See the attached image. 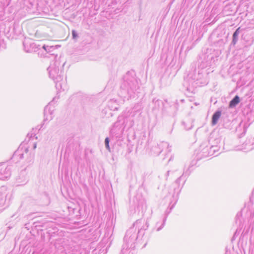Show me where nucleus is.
<instances>
[{"label":"nucleus","mask_w":254,"mask_h":254,"mask_svg":"<svg viewBox=\"0 0 254 254\" xmlns=\"http://www.w3.org/2000/svg\"><path fill=\"white\" fill-rule=\"evenodd\" d=\"M107 107L110 111L118 110L119 105L118 104L116 100L111 99L108 101Z\"/></svg>","instance_id":"nucleus-25"},{"label":"nucleus","mask_w":254,"mask_h":254,"mask_svg":"<svg viewBox=\"0 0 254 254\" xmlns=\"http://www.w3.org/2000/svg\"><path fill=\"white\" fill-rule=\"evenodd\" d=\"M55 87L57 90L60 91H64L68 89V87L65 80L63 77L60 81H55Z\"/></svg>","instance_id":"nucleus-21"},{"label":"nucleus","mask_w":254,"mask_h":254,"mask_svg":"<svg viewBox=\"0 0 254 254\" xmlns=\"http://www.w3.org/2000/svg\"><path fill=\"white\" fill-rule=\"evenodd\" d=\"M239 233L240 232H238V230L237 229L234 234V236L232 239V241H233L235 239V238L238 236Z\"/></svg>","instance_id":"nucleus-41"},{"label":"nucleus","mask_w":254,"mask_h":254,"mask_svg":"<svg viewBox=\"0 0 254 254\" xmlns=\"http://www.w3.org/2000/svg\"><path fill=\"white\" fill-rule=\"evenodd\" d=\"M225 41L222 39L218 40L217 42H214V44L210 45L207 47L208 52H211L214 54L216 53V51H220V55L221 54V51L224 49V44Z\"/></svg>","instance_id":"nucleus-18"},{"label":"nucleus","mask_w":254,"mask_h":254,"mask_svg":"<svg viewBox=\"0 0 254 254\" xmlns=\"http://www.w3.org/2000/svg\"><path fill=\"white\" fill-rule=\"evenodd\" d=\"M169 172H170V171H168L167 172V173H166V176H169Z\"/></svg>","instance_id":"nucleus-44"},{"label":"nucleus","mask_w":254,"mask_h":254,"mask_svg":"<svg viewBox=\"0 0 254 254\" xmlns=\"http://www.w3.org/2000/svg\"><path fill=\"white\" fill-rule=\"evenodd\" d=\"M240 28H237L235 32H239Z\"/></svg>","instance_id":"nucleus-45"},{"label":"nucleus","mask_w":254,"mask_h":254,"mask_svg":"<svg viewBox=\"0 0 254 254\" xmlns=\"http://www.w3.org/2000/svg\"><path fill=\"white\" fill-rule=\"evenodd\" d=\"M70 33H67V36L66 37V38L69 36Z\"/></svg>","instance_id":"nucleus-46"},{"label":"nucleus","mask_w":254,"mask_h":254,"mask_svg":"<svg viewBox=\"0 0 254 254\" xmlns=\"http://www.w3.org/2000/svg\"><path fill=\"white\" fill-rule=\"evenodd\" d=\"M212 148H213V150L216 153H217L220 149V146L211 144Z\"/></svg>","instance_id":"nucleus-37"},{"label":"nucleus","mask_w":254,"mask_h":254,"mask_svg":"<svg viewBox=\"0 0 254 254\" xmlns=\"http://www.w3.org/2000/svg\"><path fill=\"white\" fill-rule=\"evenodd\" d=\"M207 70L204 71L199 67L189 72L186 77L184 78V86L187 91L194 92V88L198 86H203L208 83L207 75L210 73Z\"/></svg>","instance_id":"nucleus-2"},{"label":"nucleus","mask_w":254,"mask_h":254,"mask_svg":"<svg viewBox=\"0 0 254 254\" xmlns=\"http://www.w3.org/2000/svg\"><path fill=\"white\" fill-rule=\"evenodd\" d=\"M254 215V214H251V217L252 216H253Z\"/></svg>","instance_id":"nucleus-49"},{"label":"nucleus","mask_w":254,"mask_h":254,"mask_svg":"<svg viewBox=\"0 0 254 254\" xmlns=\"http://www.w3.org/2000/svg\"><path fill=\"white\" fill-rule=\"evenodd\" d=\"M57 97L53 98V100L47 105L44 110V121L52 120L53 118V112L54 111V105Z\"/></svg>","instance_id":"nucleus-16"},{"label":"nucleus","mask_w":254,"mask_h":254,"mask_svg":"<svg viewBox=\"0 0 254 254\" xmlns=\"http://www.w3.org/2000/svg\"><path fill=\"white\" fill-rule=\"evenodd\" d=\"M110 139L108 137H107L105 139V146L107 150L109 152H111V148L109 145Z\"/></svg>","instance_id":"nucleus-34"},{"label":"nucleus","mask_w":254,"mask_h":254,"mask_svg":"<svg viewBox=\"0 0 254 254\" xmlns=\"http://www.w3.org/2000/svg\"><path fill=\"white\" fill-rule=\"evenodd\" d=\"M28 182V177L26 169L21 171L16 178V183L17 186L25 185Z\"/></svg>","instance_id":"nucleus-19"},{"label":"nucleus","mask_w":254,"mask_h":254,"mask_svg":"<svg viewBox=\"0 0 254 254\" xmlns=\"http://www.w3.org/2000/svg\"><path fill=\"white\" fill-rule=\"evenodd\" d=\"M185 183V180H183V177L178 178L171 186V188L173 190V194L172 197L174 202L172 204V202H170V210H172L177 203L179 193Z\"/></svg>","instance_id":"nucleus-9"},{"label":"nucleus","mask_w":254,"mask_h":254,"mask_svg":"<svg viewBox=\"0 0 254 254\" xmlns=\"http://www.w3.org/2000/svg\"><path fill=\"white\" fill-rule=\"evenodd\" d=\"M171 210L170 209L168 212H167V210L166 212L165 216L163 217L161 221H158L156 223L155 227L156 228V231H160L164 226L167 218L168 217V214L171 212Z\"/></svg>","instance_id":"nucleus-24"},{"label":"nucleus","mask_w":254,"mask_h":254,"mask_svg":"<svg viewBox=\"0 0 254 254\" xmlns=\"http://www.w3.org/2000/svg\"><path fill=\"white\" fill-rule=\"evenodd\" d=\"M124 118L122 116H119L117 121L114 123L110 129V136L118 137L122 132V127H123L121 122Z\"/></svg>","instance_id":"nucleus-14"},{"label":"nucleus","mask_w":254,"mask_h":254,"mask_svg":"<svg viewBox=\"0 0 254 254\" xmlns=\"http://www.w3.org/2000/svg\"><path fill=\"white\" fill-rule=\"evenodd\" d=\"M206 155H209V156L212 155L217 156V154H215V152L213 150V148H212L211 146H210V147H209L208 153H207Z\"/></svg>","instance_id":"nucleus-36"},{"label":"nucleus","mask_w":254,"mask_h":254,"mask_svg":"<svg viewBox=\"0 0 254 254\" xmlns=\"http://www.w3.org/2000/svg\"><path fill=\"white\" fill-rule=\"evenodd\" d=\"M35 152L33 150L29 151L27 147H19L11 157L13 161L17 162L21 159L25 158L28 165L32 164L34 160Z\"/></svg>","instance_id":"nucleus-6"},{"label":"nucleus","mask_w":254,"mask_h":254,"mask_svg":"<svg viewBox=\"0 0 254 254\" xmlns=\"http://www.w3.org/2000/svg\"><path fill=\"white\" fill-rule=\"evenodd\" d=\"M209 150V146H206L204 147L200 152L199 153V156L198 157L199 158H203V157H207L208 156H209V155H205L208 153Z\"/></svg>","instance_id":"nucleus-30"},{"label":"nucleus","mask_w":254,"mask_h":254,"mask_svg":"<svg viewBox=\"0 0 254 254\" xmlns=\"http://www.w3.org/2000/svg\"><path fill=\"white\" fill-rule=\"evenodd\" d=\"M191 127H192V126H191V127H189V128H187V129H188H188H191Z\"/></svg>","instance_id":"nucleus-47"},{"label":"nucleus","mask_w":254,"mask_h":254,"mask_svg":"<svg viewBox=\"0 0 254 254\" xmlns=\"http://www.w3.org/2000/svg\"><path fill=\"white\" fill-rule=\"evenodd\" d=\"M60 47L58 45H51L49 44H43L41 47V50L40 52V57H46V54L48 53L51 55H55V53L54 51L58 48Z\"/></svg>","instance_id":"nucleus-17"},{"label":"nucleus","mask_w":254,"mask_h":254,"mask_svg":"<svg viewBox=\"0 0 254 254\" xmlns=\"http://www.w3.org/2000/svg\"><path fill=\"white\" fill-rule=\"evenodd\" d=\"M141 89L138 80L133 71H128L124 75L120 87L119 95L122 98L129 99L134 98L140 93Z\"/></svg>","instance_id":"nucleus-1"},{"label":"nucleus","mask_w":254,"mask_h":254,"mask_svg":"<svg viewBox=\"0 0 254 254\" xmlns=\"http://www.w3.org/2000/svg\"><path fill=\"white\" fill-rule=\"evenodd\" d=\"M4 18V12L2 6L0 7V21H2Z\"/></svg>","instance_id":"nucleus-35"},{"label":"nucleus","mask_w":254,"mask_h":254,"mask_svg":"<svg viewBox=\"0 0 254 254\" xmlns=\"http://www.w3.org/2000/svg\"><path fill=\"white\" fill-rule=\"evenodd\" d=\"M71 32H75L74 30H72Z\"/></svg>","instance_id":"nucleus-50"},{"label":"nucleus","mask_w":254,"mask_h":254,"mask_svg":"<svg viewBox=\"0 0 254 254\" xmlns=\"http://www.w3.org/2000/svg\"><path fill=\"white\" fill-rule=\"evenodd\" d=\"M102 113L103 114H104L105 116H106L107 117H109L110 116H113V114L111 112V111H110L109 109L108 108V107L106 108H105V109H103L102 110Z\"/></svg>","instance_id":"nucleus-33"},{"label":"nucleus","mask_w":254,"mask_h":254,"mask_svg":"<svg viewBox=\"0 0 254 254\" xmlns=\"http://www.w3.org/2000/svg\"><path fill=\"white\" fill-rule=\"evenodd\" d=\"M180 101L182 102H183L184 101V100L182 99V100H180Z\"/></svg>","instance_id":"nucleus-48"},{"label":"nucleus","mask_w":254,"mask_h":254,"mask_svg":"<svg viewBox=\"0 0 254 254\" xmlns=\"http://www.w3.org/2000/svg\"><path fill=\"white\" fill-rule=\"evenodd\" d=\"M239 33H233L231 45L234 46L238 41Z\"/></svg>","instance_id":"nucleus-32"},{"label":"nucleus","mask_w":254,"mask_h":254,"mask_svg":"<svg viewBox=\"0 0 254 254\" xmlns=\"http://www.w3.org/2000/svg\"><path fill=\"white\" fill-rule=\"evenodd\" d=\"M72 39L76 40V39L79 37L78 33H72Z\"/></svg>","instance_id":"nucleus-40"},{"label":"nucleus","mask_w":254,"mask_h":254,"mask_svg":"<svg viewBox=\"0 0 254 254\" xmlns=\"http://www.w3.org/2000/svg\"><path fill=\"white\" fill-rule=\"evenodd\" d=\"M241 217V213H238L236 216V223L237 224V223H240V217Z\"/></svg>","instance_id":"nucleus-38"},{"label":"nucleus","mask_w":254,"mask_h":254,"mask_svg":"<svg viewBox=\"0 0 254 254\" xmlns=\"http://www.w3.org/2000/svg\"><path fill=\"white\" fill-rule=\"evenodd\" d=\"M178 101L176 100L173 105L170 106V109L166 110L165 108L164 107V103L162 100L157 99L156 98H154L152 100V104L154 105V107H153L152 110L153 111L157 110H159L161 107H163V110L164 111H166L171 115H174L177 113L178 111Z\"/></svg>","instance_id":"nucleus-12"},{"label":"nucleus","mask_w":254,"mask_h":254,"mask_svg":"<svg viewBox=\"0 0 254 254\" xmlns=\"http://www.w3.org/2000/svg\"><path fill=\"white\" fill-rule=\"evenodd\" d=\"M215 36H217V37L218 36V33H215V32L211 33L209 36V39H210L211 40L213 39V37H214Z\"/></svg>","instance_id":"nucleus-39"},{"label":"nucleus","mask_w":254,"mask_h":254,"mask_svg":"<svg viewBox=\"0 0 254 254\" xmlns=\"http://www.w3.org/2000/svg\"><path fill=\"white\" fill-rule=\"evenodd\" d=\"M141 113L142 112L140 109H136V108H134L129 114L128 112L125 113L123 115H121L120 116L124 117L121 122L123 128L128 129L132 127L134 125L133 117L137 114L140 115Z\"/></svg>","instance_id":"nucleus-8"},{"label":"nucleus","mask_w":254,"mask_h":254,"mask_svg":"<svg viewBox=\"0 0 254 254\" xmlns=\"http://www.w3.org/2000/svg\"><path fill=\"white\" fill-rule=\"evenodd\" d=\"M36 146H37V145H36V143H34V144H33V151H34V150L36 148Z\"/></svg>","instance_id":"nucleus-43"},{"label":"nucleus","mask_w":254,"mask_h":254,"mask_svg":"<svg viewBox=\"0 0 254 254\" xmlns=\"http://www.w3.org/2000/svg\"><path fill=\"white\" fill-rule=\"evenodd\" d=\"M222 139V137L218 133L213 132L210 134L209 142L210 144L219 145Z\"/></svg>","instance_id":"nucleus-20"},{"label":"nucleus","mask_w":254,"mask_h":254,"mask_svg":"<svg viewBox=\"0 0 254 254\" xmlns=\"http://www.w3.org/2000/svg\"><path fill=\"white\" fill-rule=\"evenodd\" d=\"M220 55V51H216L214 54L211 52H209L207 48H204L202 54L200 56L201 60L198 67L202 70L209 71L210 72L213 70L210 69L211 67L214 68L215 59H217ZM217 61V59H216Z\"/></svg>","instance_id":"nucleus-4"},{"label":"nucleus","mask_w":254,"mask_h":254,"mask_svg":"<svg viewBox=\"0 0 254 254\" xmlns=\"http://www.w3.org/2000/svg\"><path fill=\"white\" fill-rule=\"evenodd\" d=\"M189 36L190 37V39H191L192 37H195V36H196L197 37V38L194 40V42L192 43V46H191L190 47H187V50H190L192 48V47L194 46V45L196 44V43L198 41H199L200 40V39L202 37V34H201V35H198V33H197V32L191 33V35H189Z\"/></svg>","instance_id":"nucleus-28"},{"label":"nucleus","mask_w":254,"mask_h":254,"mask_svg":"<svg viewBox=\"0 0 254 254\" xmlns=\"http://www.w3.org/2000/svg\"><path fill=\"white\" fill-rule=\"evenodd\" d=\"M171 146L167 142L161 141L156 145L153 146L151 152L155 156L159 155L164 149L166 153H170L171 151Z\"/></svg>","instance_id":"nucleus-13"},{"label":"nucleus","mask_w":254,"mask_h":254,"mask_svg":"<svg viewBox=\"0 0 254 254\" xmlns=\"http://www.w3.org/2000/svg\"><path fill=\"white\" fill-rule=\"evenodd\" d=\"M250 252H251L252 254H254V246H251L250 249Z\"/></svg>","instance_id":"nucleus-42"},{"label":"nucleus","mask_w":254,"mask_h":254,"mask_svg":"<svg viewBox=\"0 0 254 254\" xmlns=\"http://www.w3.org/2000/svg\"><path fill=\"white\" fill-rule=\"evenodd\" d=\"M192 166H190L189 168L184 172L183 175L181 177H183V180L186 181L187 178L190 174L191 170L190 168Z\"/></svg>","instance_id":"nucleus-31"},{"label":"nucleus","mask_w":254,"mask_h":254,"mask_svg":"<svg viewBox=\"0 0 254 254\" xmlns=\"http://www.w3.org/2000/svg\"><path fill=\"white\" fill-rule=\"evenodd\" d=\"M21 33H0V52L6 48L7 41L19 39Z\"/></svg>","instance_id":"nucleus-10"},{"label":"nucleus","mask_w":254,"mask_h":254,"mask_svg":"<svg viewBox=\"0 0 254 254\" xmlns=\"http://www.w3.org/2000/svg\"><path fill=\"white\" fill-rule=\"evenodd\" d=\"M49 226L50 228L47 231V233L51 236H54L58 232V229L57 227L55 226V224L53 223H50L49 224Z\"/></svg>","instance_id":"nucleus-26"},{"label":"nucleus","mask_w":254,"mask_h":254,"mask_svg":"<svg viewBox=\"0 0 254 254\" xmlns=\"http://www.w3.org/2000/svg\"><path fill=\"white\" fill-rule=\"evenodd\" d=\"M137 241V236L135 229L130 227L127 231L124 239V244L121 254H133L129 251L135 247L136 242Z\"/></svg>","instance_id":"nucleus-5"},{"label":"nucleus","mask_w":254,"mask_h":254,"mask_svg":"<svg viewBox=\"0 0 254 254\" xmlns=\"http://www.w3.org/2000/svg\"><path fill=\"white\" fill-rule=\"evenodd\" d=\"M12 168V166L8 165L6 163H0V180H4L8 178L11 175Z\"/></svg>","instance_id":"nucleus-15"},{"label":"nucleus","mask_w":254,"mask_h":254,"mask_svg":"<svg viewBox=\"0 0 254 254\" xmlns=\"http://www.w3.org/2000/svg\"><path fill=\"white\" fill-rule=\"evenodd\" d=\"M60 62L58 60L53 61L49 66L48 67L50 77L52 79L54 82L60 81L64 77V71L60 69Z\"/></svg>","instance_id":"nucleus-7"},{"label":"nucleus","mask_w":254,"mask_h":254,"mask_svg":"<svg viewBox=\"0 0 254 254\" xmlns=\"http://www.w3.org/2000/svg\"><path fill=\"white\" fill-rule=\"evenodd\" d=\"M148 221L145 222L144 220L142 219L137 220L131 227L135 229V232L137 236V240H141L145 234V230L149 227Z\"/></svg>","instance_id":"nucleus-11"},{"label":"nucleus","mask_w":254,"mask_h":254,"mask_svg":"<svg viewBox=\"0 0 254 254\" xmlns=\"http://www.w3.org/2000/svg\"><path fill=\"white\" fill-rule=\"evenodd\" d=\"M254 148V142H252L251 139H248L243 144V147L237 149V150H244L246 151H250Z\"/></svg>","instance_id":"nucleus-22"},{"label":"nucleus","mask_w":254,"mask_h":254,"mask_svg":"<svg viewBox=\"0 0 254 254\" xmlns=\"http://www.w3.org/2000/svg\"><path fill=\"white\" fill-rule=\"evenodd\" d=\"M240 102V99L238 95H236L230 101L229 104V107L230 108H235Z\"/></svg>","instance_id":"nucleus-29"},{"label":"nucleus","mask_w":254,"mask_h":254,"mask_svg":"<svg viewBox=\"0 0 254 254\" xmlns=\"http://www.w3.org/2000/svg\"><path fill=\"white\" fill-rule=\"evenodd\" d=\"M221 115V111L217 110L215 111L212 116L211 124L212 126L216 125Z\"/></svg>","instance_id":"nucleus-27"},{"label":"nucleus","mask_w":254,"mask_h":254,"mask_svg":"<svg viewBox=\"0 0 254 254\" xmlns=\"http://www.w3.org/2000/svg\"><path fill=\"white\" fill-rule=\"evenodd\" d=\"M7 195V188L5 186L0 188V206L4 205Z\"/></svg>","instance_id":"nucleus-23"},{"label":"nucleus","mask_w":254,"mask_h":254,"mask_svg":"<svg viewBox=\"0 0 254 254\" xmlns=\"http://www.w3.org/2000/svg\"><path fill=\"white\" fill-rule=\"evenodd\" d=\"M27 34H23L19 39L23 38V47L25 52L31 53L37 52L40 56L42 45L34 42V41H42L44 40V35L42 33H27Z\"/></svg>","instance_id":"nucleus-3"}]
</instances>
